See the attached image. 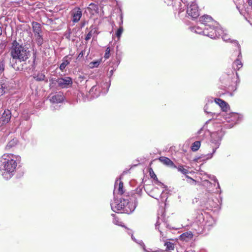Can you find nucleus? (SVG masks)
Instances as JSON below:
<instances>
[{
	"label": "nucleus",
	"instance_id": "1",
	"mask_svg": "<svg viewBox=\"0 0 252 252\" xmlns=\"http://www.w3.org/2000/svg\"><path fill=\"white\" fill-rule=\"evenodd\" d=\"M9 51L11 58L10 61V66L15 71H24V64L21 63L26 61L30 56V51L28 48L16 40H14Z\"/></svg>",
	"mask_w": 252,
	"mask_h": 252
},
{
	"label": "nucleus",
	"instance_id": "2",
	"mask_svg": "<svg viewBox=\"0 0 252 252\" xmlns=\"http://www.w3.org/2000/svg\"><path fill=\"white\" fill-rule=\"evenodd\" d=\"M200 25L190 27V30L198 34L207 36L215 39L223 32L219 23L207 15L201 17L199 19Z\"/></svg>",
	"mask_w": 252,
	"mask_h": 252
},
{
	"label": "nucleus",
	"instance_id": "3",
	"mask_svg": "<svg viewBox=\"0 0 252 252\" xmlns=\"http://www.w3.org/2000/svg\"><path fill=\"white\" fill-rule=\"evenodd\" d=\"M142 193L141 188H137L136 192L131 196L124 194L122 197L120 198V200H115L111 203V207L113 211L116 213L130 214L135 209L137 201L136 197H140Z\"/></svg>",
	"mask_w": 252,
	"mask_h": 252
},
{
	"label": "nucleus",
	"instance_id": "4",
	"mask_svg": "<svg viewBox=\"0 0 252 252\" xmlns=\"http://www.w3.org/2000/svg\"><path fill=\"white\" fill-rule=\"evenodd\" d=\"M21 157L13 154H4L0 158V172L6 180L10 179L15 174Z\"/></svg>",
	"mask_w": 252,
	"mask_h": 252
},
{
	"label": "nucleus",
	"instance_id": "5",
	"mask_svg": "<svg viewBox=\"0 0 252 252\" xmlns=\"http://www.w3.org/2000/svg\"><path fill=\"white\" fill-rule=\"evenodd\" d=\"M224 135V131L222 130V126H220L217 131L213 132L211 134V141L215 144V146L213 147L212 153L197 157L194 159V160L196 161L199 160L201 161L211 159L216 152L217 149L219 148L222 138Z\"/></svg>",
	"mask_w": 252,
	"mask_h": 252
},
{
	"label": "nucleus",
	"instance_id": "6",
	"mask_svg": "<svg viewBox=\"0 0 252 252\" xmlns=\"http://www.w3.org/2000/svg\"><path fill=\"white\" fill-rule=\"evenodd\" d=\"M198 219L200 221L202 219L203 221L200 222V225L198 226L197 222L194 223L192 225V228L194 229L197 234L201 233L204 229H209L216 223L214 218L208 215H206L205 216L202 214L199 215Z\"/></svg>",
	"mask_w": 252,
	"mask_h": 252
},
{
	"label": "nucleus",
	"instance_id": "7",
	"mask_svg": "<svg viewBox=\"0 0 252 252\" xmlns=\"http://www.w3.org/2000/svg\"><path fill=\"white\" fill-rule=\"evenodd\" d=\"M221 116L223 117V119L225 120L226 122L229 124L228 126H227V124L225 125V126L228 128L232 127L241 121L243 118V116L242 115L236 113H231L229 114L222 113L221 114H220L219 115L216 116L217 117H221Z\"/></svg>",
	"mask_w": 252,
	"mask_h": 252
},
{
	"label": "nucleus",
	"instance_id": "8",
	"mask_svg": "<svg viewBox=\"0 0 252 252\" xmlns=\"http://www.w3.org/2000/svg\"><path fill=\"white\" fill-rule=\"evenodd\" d=\"M110 84L107 82H102L100 83H97L95 86L92 87L90 93L94 97H97L100 94H105L108 91Z\"/></svg>",
	"mask_w": 252,
	"mask_h": 252
},
{
	"label": "nucleus",
	"instance_id": "9",
	"mask_svg": "<svg viewBox=\"0 0 252 252\" xmlns=\"http://www.w3.org/2000/svg\"><path fill=\"white\" fill-rule=\"evenodd\" d=\"M187 6V13L189 17H190L192 19H195L199 16V11L198 6L195 2L191 3Z\"/></svg>",
	"mask_w": 252,
	"mask_h": 252
},
{
	"label": "nucleus",
	"instance_id": "10",
	"mask_svg": "<svg viewBox=\"0 0 252 252\" xmlns=\"http://www.w3.org/2000/svg\"><path fill=\"white\" fill-rule=\"evenodd\" d=\"M193 0H175L173 2H171V4L176 10H179V13L180 14L184 10V9H182L181 1L182 2L185 6H187L191 3L194 2Z\"/></svg>",
	"mask_w": 252,
	"mask_h": 252
},
{
	"label": "nucleus",
	"instance_id": "11",
	"mask_svg": "<svg viewBox=\"0 0 252 252\" xmlns=\"http://www.w3.org/2000/svg\"><path fill=\"white\" fill-rule=\"evenodd\" d=\"M211 196L208 198L206 201L204 202L203 205L204 207L206 208L208 210H213V208H217L219 206V201L217 198L214 200L213 198V195L210 194Z\"/></svg>",
	"mask_w": 252,
	"mask_h": 252
},
{
	"label": "nucleus",
	"instance_id": "12",
	"mask_svg": "<svg viewBox=\"0 0 252 252\" xmlns=\"http://www.w3.org/2000/svg\"><path fill=\"white\" fill-rule=\"evenodd\" d=\"M233 42L236 44V47L238 52V58L232 64V66L234 69L238 70L243 66V63L240 60V58H242L240 45L237 41H233Z\"/></svg>",
	"mask_w": 252,
	"mask_h": 252
},
{
	"label": "nucleus",
	"instance_id": "13",
	"mask_svg": "<svg viewBox=\"0 0 252 252\" xmlns=\"http://www.w3.org/2000/svg\"><path fill=\"white\" fill-rule=\"evenodd\" d=\"M124 193V190H123V183L119 179H117L114 185V189L113 194L114 195V200L113 202H114L115 200H117L115 199V195L116 194H119L121 195H124L123 194ZM123 196H122L121 197H122ZM119 201L120 200H118Z\"/></svg>",
	"mask_w": 252,
	"mask_h": 252
},
{
	"label": "nucleus",
	"instance_id": "14",
	"mask_svg": "<svg viewBox=\"0 0 252 252\" xmlns=\"http://www.w3.org/2000/svg\"><path fill=\"white\" fill-rule=\"evenodd\" d=\"M11 117V111L8 109H5L0 117V125L2 126L9 122Z\"/></svg>",
	"mask_w": 252,
	"mask_h": 252
},
{
	"label": "nucleus",
	"instance_id": "15",
	"mask_svg": "<svg viewBox=\"0 0 252 252\" xmlns=\"http://www.w3.org/2000/svg\"><path fill=\"white\" fill-rule=\"evenodd\" d=\"M58 85L62 88H67L72 84V79L69 77L59 78L57 81Z\"/></svg>",
	"mask_w": 252,
	"mask_h": 252
},
{
	"label": "nucleus",
	"instance_id": "16",
	"mask_svg": "<svg viewBox=\"0 0 252 252\" xmlns=\"http://www.w3.org/2000/svg\"><path fill=\"white\" fill-rule=\"evenodd\" d=\"M71 14L72 17V21L74 23H77L82 16V11L80 8L75 7L71 11Z\"/></svg>",
	"mask_w": 252,
	"mask_h": 252
},
{
	"label": "nucleus",
	"instance_id": "17",
	"mask_svg": "<svg viewBox=\"0 0 252 252\" xmlns=\"http://www.w3.org/2000/svg\"><path fill=\"white\" fill-rule=\"evenodd\" d=\"M12 87L11 84L8 82H1L0 83V96L8 92Z\"/></svg>",
	"mask_w": 252,
	"mask_h": 252
},
{
	"label": "nucleus",
	"instance_id": "18",
	"mask_svg": "<svg viewBox=\"0 0 252 252\" xmlns=\"http://www.w3.org/2000/svg\"><path fill=\"white\" fill-rule=\"evenodd\" d=\"M64 96L61 92H59L50 97V101L52 103H59L63 101Z\"/></svg>",
	"mask_w": 252,
	"mask_h": 252
},
{
	"label": "nucleus",
	"instance_id": "19",
	"mask_svg": "<svg viewBox=\"0 0 252 252\" xmlns=\"http://www.w3.org/2000/svg\"><path fill=\"white\" fill-rule=\"evenodd\" d=\"M176 168L177 169L178 171L181 172L182 173L186 175V178H187L189 180V181H188L191 184H195L196 181L187 175L189 172L188 169L184 167L183 165H179L178 166H176Z\"/></svg>",
	"mask_w": 252,
	"mask_h": 252
},
{
	"label": "nucleus",
	"instance_id": "20",
	"mask_svg": "<svg viewBox=\"0 0 252 252\" xmlns=\"http://www.w3.org/2000/svg\"><path fill=\"white\" fill-rule=\"evenodd\" d=\"M215 102L218 104L223 111V113H226L229 109V105L224 100L220 98H215Z\"/></svg>",
	"mask_w": 252,
	"mask_h": 252
},
{
	"label": "nucleus",
	"instance_id": "21",
	"mask_svg": "<svg viewBox=\"0 0 252 252\" xmlns=\"http://www.w3.org/2000/svg\"><path fill=\"white\" fill-rule=\"evenodd\" d=\"M158 160L164 164L174 168H176V165L174 164L173 162L169 158L165 157H161L159 158Z\"/></svg>",
	"mask_w": 252,
	"mask_h": 252
},
{
	"label": "nucleus",
	"instance_id": "22",
	"mask_svg": "<svg viewBox=\"0 0 252 252\" xmlns=\"http://www.w3.org/2000/svg\"><path fill=\"white\" fill-rule=\"evenodd\" d=\"M71 61V58L69 57V56H66L63 58L62 63L60 64V69L61 70L63 71L66 66L69 64Z\"/></svg>",
	"mask_w": 252,
	"mask_h": 252
},
{
	"label": "nucleus",
	"instance_id": "23",
	"mask_svg": "<svg viewBox=\"0 0 252 252\" xmlns=\"http://www.w3.org/2000/svg\"><path fill=\"white\" fill-rule=\"evenodd\" d=\"M32 31L34 35L42 33L41 27L39 23L36 22H33L32 23Z\"/></svg>",
	"mask_w": 252,
	"mask_h": 252
},
{
	"label": "nucleus",
	"instance_id": "24",
	"mask_svg": "<svg viewBox=\"0 0 252 252\" xmlns=\"http://www.w3.org/2000/svg\"><path fill=\"white\" fill-rule=\"evenodd\" d=\"M220 29L222 30L223 32L221 33L220 32V34L219 36H217L216 38H219L220 36H221L222 40L225 42H227L229 40H230V42L232 43H233L234 46L236 47V44L233 42V41H235V40H230L229 35L227 34V33L225 32L221 28Z\"/></svg>",
	"mask_w": 252,
	"mask_h": 252
},
{
	"label": "nucleus",
	"instance_id": "25",
	"mask_svg": "<svg viewBox=\"0 0 252 252\" xmlns=\"http://www.w3.org/2000/svg\"><path fill=\"white\" fill-rule=\"evenodd\" d=\"M35 40L38 46H41L43 43V35L41 33L34 35Z\"/></svg>",
	"mask_w": 252,
	"mask_h": 252
},
{
	"label": "nucleus",
	"instance_id": "26",
	"mask_svg": "<svg viewBox=\"0 0 252 252\" xmlns=\"http://www.w3.org/2000/svg\"><path fill=\"white\" fill-rule=\"evenodd\" d=\"M201 145L200 141H196L193 143L191 146V149L193 152L197 151Z\"/></svg>",
	"mask_w": 252,
	"mask_h": 252
},
{
	"label": "nucleus",
	"instance_id": "27",
	"mask_svg": "<svg viewBox=\"0 0 252 252\" xmlns=\"http://www.w3.org/2000/svg\"><path fill=\"white\" fill-rule=\"evenodd\" d=\"M33 77L37 81H42L44 80L45 76L44 73L40 72L38 73Z\"/></svg>",
	"mask_w": 252,
	"mask_h": 252
},
{
	"label": "nucleus",
	"instance_id": "28",
	"mask_svg": "<svg viewBox=\"0 0 252 252\" xmlns=\"http://www.w3.org/2000/svg\"><path fill=\"white\" fill-rule=\"evenodd\" d=\"M17 144V140L13 139L7 144L6 149L9 150Z\"/></svg>",
	"mask_w": 252,
	"mask_h": 252
},
{
	"label": "nucleus",
	"instance_id": "29",
	"mask_svg": "<svg viewBox=\"0 0 252 252\" xmlns=\"http://www.w3.org/2000/svg\"><path fill=\"white\" fill-rule=\"evenodd\" d=\"M123 32V27L122 26H121L117 30V32L116 33V35L118 39H119L121 36V35Z\"/></svg>",
	"mask_w": 252,
	"mask_h": 252
},
{
	"label": "nucleus",
	"instance_id": "30",
	"mask_svg": "<svg viewBox=\"0 0 252 252\" xmlns=\"http://www.w3.org/2000/svg\"><path fill=\"white\" fill-rule=\"evenodd\" d=\"M100 64V62L98 61L92 62L89 63V67L91 68L97 67Z\"/></svg>",
	"mask_w": 252,
	"mask_h": 252
},
{
	"label": "nucleus",
	"instance_id": "31",
	"mask_svg": "<svg viewBox=\"0 0 252 252\" xmlns=\"http://www.w3.org/2000/svg\"><path fill=\"white\" fill-rule=\"evenodd\" d=\"M165 245L166 246V249L168 250H173L174 249V245L172 243L167 242L165 243Z\"/></svg>",
	"mask_w": 252,
	"mask_h": 252
},
{
	"label": "nucleus",
	"instance_id": "32",
	"mask_svg": "<svg viewBox=\"0 0 252 252\" xmlns=\"http://www.w3.org/2000/svg\"><path fill=\"white\" fill-rule=\"evenodd\" d=\"M135 242L136 243L138 244L140 246H141L142 247V248L144 251H145L146 252H151L146 249L144 243H143V242L142 240H139V241L136 240V242Z\"/></svg>",
	"mask_w": 252,
	"mask_h": 252
},
{
	"label": "nucleus",
	"instance_id": "33",
	"mask_svg": "<svg viewBox=\"0 0 252 252\" xmlns=\"http://www.w3.org/2000/svg\"><path fill=\"white\" fill-rule=\"evenodd\" d=\"M208 109V103H206V104L204 106V112L207 113V114H210L213 117H214V116L216 115V114L215 113H212L211 112H209L207 111Z\"/></svg>",
	"mask_w": 252,
	"mask_h": 252
},
{
	"label": "nucleus",
	"instance_id": "34",
	"mask_svg": "<svg viewBox=\"0 0 252 252\" xmlns=\"http://www.w3.org/2000/svg\"><path fill=\"white\" fill-rule=\"evenodd\" d=\"M32 58H33V62H32V67L33 68H35V60H36V52H35L33 53V55H32Z\"/></svg>",
	"mask_w": 252,
	"mask_h": 252
},
{
	"label": "nucleus",
	"instance_id": "35",
	"mask_svg": "<svg viewBox=\"0 0 252 252\" xmlns=\"http://www.w3.org/2000/svg\"><path fill=\"white\" fill-rule=\"evenodd\" d=\"M207 176L211 180L214 181L215 182H217V185H218V187L219 188H220L219 183L218 182V180L217 179V178H216L215 176H211V175H207Z\"/></svg>",
	"mask_w": 252,
	"mask_h": 252
},
{
	"label": "nucleus",
	"instance_id": "36",
	"mask_svg": "<svg viewBox=\"0 0 252 252\" xmlns=\"http://www.w3.org/2000/svg\"><path fill=\"white\" fill-rule=\"evenodd\" d=\"M110 49L109 47H107L106 52L104 55V58L105 59H108L110 57Z\"/></svg>",
	"mask_w": 252,
	"mask_h": 252
},
{
	"label": "nucleus",
	"instance_id": "37",
	"mask_svg": "<svg viewBox=\"0 0 252 252\" xmlns=\"http://www.w3.org/2000/svg\"><path fill=\"white\" fill-rule=\"evenodd\" d=\"M112 216L114 217L113 220V223L117 225H121L120 224L121 222H120L119 221L118 219H117V218L115 217V215L112 214Z\"/></svg>",
	"mask_w": 252,
	"mask_h": 252
},
{
	"label": "nucleus",
	"instance_id": "38",
	"mask_svg": "<svg viewBox=\"0 0 252 252\" xmlns=\"http://www.w3.org/2000/svg\"><path fill=\"white\" fill-rule=\"evenodd\" d=\"M4 70V63L3 62H0V75L2 74Z\"/></svg>",
	"mask_w": 252,
	"mask_h": 252
},
{
	"label": "nucleus",
	"instance_id": "39",
	"mask_svg": "<svg viewBox=\"0 0 252 252\" xmlns=\"http://www.w3.org/2000/svg\"><path fill=\"white\" fill-rule=\"evenodd\" d=\"M150 174L151 178H152L154 180L158 181V178L153 170L152 171V172L150 171Z\"/></svg>",
	"mask_w": 252,
	"mask_h": 252
},
{
	"label": "nucleus",
	"instance_id": "40",
	"mask_svg": "<svg viewBox=\"0 0 252 252\" xmlns=\"http://www.w3.org/2000/svg\"><path fill=\"white\" fill-rule=\"evenodd\" d=\"M160 224V220H159V219L158 218V220H157V222H156V224H155V226H156V229H158V230L159 231V232H160V233H161V231L159 230V227H158V226H159Z\"/></svg>",
	"mask_w": 252,
	"mask_h": 252
},
{
	"label": "nucleus",
	"instance_id": "41",
	"mask_svg": "<svg viewBox=\"0 0 252 252\" xmlns=\"http://www.w3.org/2000/svg\"><path fill=\"white\" fill-rule=\"evenodd\" d=\"M92 31H90L86 36L85 37V40H89L92 37Z\"/></svg>",
	"mask_w": 252,
	"mask_h": 252
},
{
	"label": "nucleus",
	"instance_id": "42",
	"mask_svg": "<svg viewBox=\"0 0 252 252\" xmlns=\"http://www.w3.org/2000/svg\"><path fill=\"white\" fill-rule=\"evenodd\" d=\"M119 18H120V22H119V25H120V27L121 26H122L123 23V15L122 14H121L120 15Z\"/></svg>",
	"mask_w": 252,
	"mask_h": 252
},
{
	"label": "nucleus",
	"instance_id": "43",
	"mask_svg": "<svg viewBox=\"0 0 252 252\" xmlns=\"http://www.w3.org/2000/svg\"><path fill=\"white\" fill-rule=\"evenodd\" d=\"M131 239H132V240L133 241H134L135 242H136V239L135 238V237L133 236V233H131Z\"/></svg>",
	"mask_w": 252,
	"mask_h": 252
},
{
	"label": "nucleus",
	"instance_id": "44",
	"mask_svg": "<svg viewBox=\"0 0 252 252\" xmlns=\"http://www.w3.org/2000/svg\"><path fill=\"white\" fill-rule=\"evenodd\" d=\"M84 55V52L82 51L79 54L78 57H82Z\"/></svg>",
	"mask_w": 252,
	"mask_h": 252
},
{
	"label": "nucleus",
	"instance_id": "45",
	"mask_svg": "<svg viewBox=\"0 0 252 252\" xmlns=\"http://www.w3.org/2000/svg\"><path fill=\"white\" fill-rule=\"evenodd\" d=\"M127 233H128V234L129 235H131V233H132V231L131 230H128Z\"/></svg>",
	"mask_w": 252,
	"mask_h": 252
},
{
	"label": "nucleus",
	"instance_id": "46",
	"mask_svg": "<svg viewBox=\"0 0 252 252\" xmlns=\"http://www.w3.org/2000/svg\"><path fill=\"white\" fill-rule=\"evenodd\" d=\"M248 3L250 5L252 4V0H248Z\"/></svg>",
	"mask_w": 252,
	"mask_h": 252
},
{
	"label": "nucleus",
	"instance_id": "47",
	"mask_svg": "<svg viewBox=\"0 0 252 252\" xmlns=\"http://www.w3.org/2000/svg\"><path fill=\"white\" fill-rule=\"evenodd\" d=\"M113 72H114V70H110V75H112V74H113Z\"/></svg>",
	"mask_w": 252,
	"mask_h": 252
},
{
	"label": "nucleus",
	"instance_id": "48",
	"mask_svg": "<svg viewBox=\"0 0 252 252\" xmlns=\"http://www.w3.org/2000/svg\"><path fill=\"white\" fill-rule=\"evenodd\" d=\"M202 130V128H201V129L198 131V133L200 134V133H201V130Z\"/></svg>",
	"mask_w": 252,
	"mask_h": 252
},
{
	"label": "nucleus",
	"instance_id": "49",
	"mask_svg": "<svg viewBox=\"0 0 252 252\" xmlns=\"http://www.w3.org/2000/svg\"><path fill=\"white\" fill-rule=\"evenodd\" d=\"M163 194V191L162 192L161 194H160V197L162 198V195Z\"/></svg>",
	"mask_w": 252,
	"mask_h": 252
},
{
	"label": "nucleus",
	"instance_id": "50",
	"mask_svg": "<svg viewBox=\"0 0 252 252\" xmlns=\"http://www.w3.org/2000/svg\"><path fill=\"white\" fill-rule=\"evenodd\" d=\"M2 33V31H1V28L0 27V35H1Z\"/></svg>",
	"mask_w": 252,
	"mask_h": 252
},
{
	"label": "nucleus",
	"instance_id": "51",
	"mask_svg": "<svg viewBox=\"0 0 252 252\" xmlns=\"http://www.w3.org/2000/svg\"><path fill=\"white\" fill-rule=\"evenodd\" d=\"M210 121H211V119L209 120L208 121H207L206 123V124H207Z\"/></svg>",
	"mask_w": 252,
	"mask_h": 252
},
{
	"label": "nucleus",
	"instance_id": "52",
	"mask_svg": "<svg viewBox=\"0 0 252 252\" xmlns=\"http://www.w3.org/2000/svg\"><path fill=\"white\" fill-rule=\"evenodd\" d=\"M210 102H211V103H213V100H212V98H211V99H210Z\"/></svg>",
	"mask_w": 252,
	"mask_h": 252
},
{
	"label": "nucleus",
	"instance_id": "53",
	"mask_svg": "<svg viewBox=\"0 0 252 252\" xmlns=\"http://www.w3.org/2000/svg\"><path fill=\"white\" fill-rule=\"evenodd\" d=\"M221 121H222V122L223 123L225 122V121H222V120H221Z\"/></svg>",
	"mask_w": 252,
	"mask_h": 252
},
{
	"label": "nucleus",
	"instance_id": "54",
	"mask_svg": "<svg viewBox=\"0 0 252 252\" xmlns=\"http://www.w3.org/2000/svg\"><path fill=\"white\" fill-rule=\"evenodd\" d=\"M163 225H165V223L164 222H163Z\"/></svg>",
	"mask_w": 252,
	"mask_h": 252
}]
</instances>
